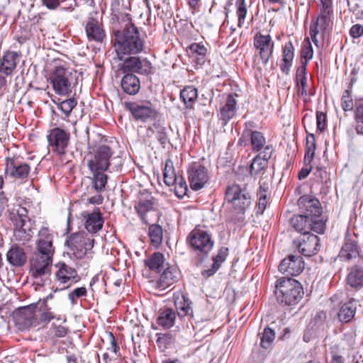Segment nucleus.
<instances>
[{"label": "nucleus", "instance_id": "obj_47", "mask_svg": "<svg viewBox=\"0 0 363 363\" xmlns=\"http://www.w3.org/2000/svg\"><path fill=\"white\" fill-rule=\"evenodd\" d=\"M52 101L57 104V108L65 115V117H69L72 109L77 106V101L74 98L69 99L67 100H64L60 101L58 99V101H55L52 100Z\"/></svg>", "mask_w": 363, "mask_h": 363}, {"label": "nucleus", "instance_id": "obj_3", "mask_svg": "<svg viewBox=\"0 0 363 363\" xmlns=\"http://www.w3.org/2000/svg\"><path fill=\"white\" fill-rule=\"evenodd\" d=\"M303 294V287L297 280L281 277L277 281L275 295L279 303L296 305L302 299Z\"/></svg>", "mask_w": 363, "mask_h": 363}, {"label": "nucleus", "instance_id": "obj_2", "mask_svg": "<svg viewBox=\"0 0 363 363\" xmlns=\"http://www.w3.org/2000/svg\"><path fill=\"white\" fill-rule=\"evenodd\" d=\"M118 19L123 24L122 30L114 32V48L118 59L142 52L145 49V40L133 23L130 15L120 13Z\"/></svg>", "mask_w": 363, "mask_h": 363}, {"label": "nucleus", "instance_id": "obj_31", "mask_svg": "<svg viewBox=\"0 0 363 363\" xmlns=\"http://www.w3.org/2000/svg\"><path fill=\"white\" fill-rule=\"evenodd\" d=\"M121 86L125 94L135 95L140 91V82L134 74H125L122 78Z\"/></svg>", "mask_w": 363, "mask_h": 363}, {"label": "nucleus", "instance_id": "obj_23", "mask_svg": "<svg viewBox=\"0 0 363 363\" xmlns=\"http://www.w3.org/2000/svg\"><path fill=\"white\" fill-rule=\"evenodd\" d=\"M57 266L59 269L55 274L57 281L64 284L69 283L64 289H67L71 284H75L80 280V277L74 268L68 266L65 263H59Z\"/></svg>", "mask_w": 363, "mask_h": 363}, {"label": "nucleus", "instance_id": "obj_46", "mask_svg": "<svg viewBox=\"0 0 363 363\" xmlns=\"http://www.w3.org/2000/svg\"><path fill=\"white\" fill-rule=\"evenodd\" d=\"M163 174L164 182L169 186H173L177 182V179L179 178L176 176L172 162L170 160L166 162Z\"/></svg>", "mask_w": 363, "mask_h": 363}, {"label": "nucleus", "instance_id": "obj_29", "mask_svg": "<svg viewBox=\"0 0 363 363\" xmlns=\"http://www.w3.org/2000/svg\"><path fill=\"white\" fill-rule=\"evenodd\" d=\"M134 208L141 220L144 223L147 224L149 221L148 215L155 211V200L153 198L141 199L135 203Z\"/></svg>", "mask_w": 363, "mask_h": 363}, {"label": "nucleus", "instance_id": "obj_25", "mask_svg": "<svg viewBox=\"0 0 363 363\" xmlns=\"http://www.w3.org/2000/svg\"><path fill=\"white\" fill-rule=\"evenodd\" d=\"M84 227L90 233H98L103 227L104 220L99 208L84 216Z\"/></svg>", "mask_w": 363, "mask_h": 363}, {"label": "nucleus", "instance_id": "obj_63", "mask_svg": "<svg viewBox=\"0 0 363 363\" xmlns=\"http://www.w3.org/2000/svg\"><path fill=\"white\" fill-rule=\"evenodd\" d=\"M316 147L306 146L305 147V156L304 162H308V164L313 161Z\"/></svg>", "mask_w": 363, "mask_h": 363}, {"label": "nucleus", "instance_id": "obj_55", "mask_svg": "<svg viewBox=\"0 0 363 363\" xmlns=\"http://www.w3.org/2000/svg\"><path fill=\"white\" fill-rule=\"evenodd\" d=\"M235 4L237 6L236 13L238 17V26L241 27L246 17L247 6L245 0H237Z\"/></svg>", "mask_w": 363, "mask_h": 363}, {"label": "nucleus", "instance_id": "obj_38", "mask_svg": "<svg viewBox=\"0 0 363 363\" xmlns=\"http://www.w3.org/2000/svg\"><path fill=\"white\" fill-rule=\"evenodd\" d=\"M164 257L159 252H154L145 260V265L152 271L160 272L164 265Z\"/></svg>", "mask_w": 363, "mask_h": 363}, {"label": "nucleus", "instance_id": "obj_27", "mask_svg": "<svg viewBox=\"0 0 363 363\" xmlns=\"http://www.w3.org/2000/svg\"><path fill=\"white\" fill-rule=\"evenodd\" d=\"M357 311V300L350 298L343 303L337 313L338 320L342 323H350L354 317Z\"/></svg>", "mask_w": 363, "mask_h": 363}, {"label": "nucleus", "instance_id": "obj_32", "mask_svg": "<svg viewBox=\"0 0 363 363\" xmlns=\"http://www.w3.org/2000/svg\"><path fill=\"white\" fill-rule=\"evenodd\" d=\"M294 47L291 41L285 43L283 48L280 69L284 74H289L294 57Z\"/></svg>", "mask_w": 363, "mask_h": 363}, {"label": "nucleus", "instance_id": "obj_5", "mask_svg": "<svg viewBox=\"0 0 363 363\" xmlns=\"http://www.w3.org/2000/svg\"><path fill=\"white\" fill-rule=\"evenodd\" d=\"M55 93L60 96L71 94L74 84L72 72L65 65H56L48 79Z\"/></svg>", "mask_w": 363, "mask_h": 363}, {"label": "nucleus", "instance_id": "obj_13", "mask_svg": "<svg viewBox=\"0 0 363 363\" xmlns=\"http://www.w3.org/2000/svg\"><path fill=\"white\" fill-rule=\"evenodd\" d=\"M97 13H90L84 21L83 26L88 41L102 43L106 38V31L101 18L96 16Z\"/></svg>", "mask_w": 363, "mask_h": 363}, {"label": "nucleus", "instance_id": "obj_15", "mask_svg": "<svg viewBox=\"0 0 363 363\" xmlns=\"http://www.w3.org/2000/svg\"><path fill=\"white\" fill-rule=\"evenodd\" d=\"M253 46L262 62L267 65L272 57L274 49V42L272 36L269 34L257 32L253 38Z\"/></svg>", "mask_w": 363, "mask_h": 363}, {"label": "nucleus", "instance_id": "obj_43", "mask_svg": "<svg viewBox=\"0 0 363 363\" xmlns=\"http://www.w3.org/2000/svg\"><path fill=\"white\" fill-rule=\"evenodd\" d=\"M260 346L264 349H269L272 347L275 339V332L269 327L264 329L263 332L259 334Z\"/></svg>", "mask_w": 363, "mask_h": 363}, {"label": "nucleus", "instance_id": "obj_26", "mask_svg": "<svg viewBox=\"0 0 363 363\" xmlns=\"http://www.w3.org/2000/svg\"><path fill=\"white\" fill-rule=\"evenodd\" d=\"M236 111L237 101L234 95L229 94L224 105L220 108L219 118L225 125L235 115Z\"/></svg>", "mask_w": 363, "mask_h": 363}, {"label": "nucleus", "instance_id": "obj_45", "mask_svg": "<svg viewBox=\"0 0 363 363\" xmlns=\"http://www.w3.org/2000/svg\"><path fill=\"white\" fill-rule=\"evenodd\" d=\"M269 189L268 184H261L257 192L259 202L257 204V213H263L267 204V191Z\"/></svg>", "mask_w": 363, "mask_h": 363}, {"label": "nucleus", "instance_id": "obj_9", "mask_svg": "<svg viewBox=\"0 0 363 363\" xmlns=\"http://www.w3.org/2000/svg\"><path fill=\"white\" fill-rule=\"evenodd\" d=\"M94 240L84 233L72 234L66 244L73 256L78 259H83L94 247Z\"/></svg>", "mask_w": 363, "mask_h": 363}, {"label": "nucleus", "instance_id": "obj_59", "mask_svg": "<svg viewBox=\"0 0 363 363\" xmlns=\"http://www.w3.org/2000/svg\"><path fill=\"white\" fill-rule=\"evenodd\" d=\"M228 255V248L222 247L220 248L218 254L216 257H213V263L218 268L220 267L222 262H223Z\"/></svg>", "mask_w": 363, "mask_h": 363}, {"label": "nucleus", "instance_id": "obj_21", "mask_svg": "<svg viewBox=\"0 0 363 363\" xmlns=\"http://www.w3.org/2000/svg\"><path fill=\"white\" fill-rule=\"evenodd\" d=\"M304 269V262L299 255H289L279 265V271L286 276L296 277Z\"/></svg>", "mask_w": 363, "mask_h": 363}, {"label": "nucleus", "instance_id": "obj_51", "mask_svg": "<svg viewBox=\"0 0 363 363\" xmlns=\"http://www.w3.org/2000/svg\"><path fill=\"white\" fill-rule=\"evenodd\" d=\"M301 56V58L305 60L304 65H307V62L310 60H311L313 56V50L308 38H306L303 42Z\"/></svg>", "mask_w": 363, "mask_h": 363}, {"label": "nucleus", "instance_id": "obj_20", "mask_svg": "<svg viewBox=\"0 0 363 363\" xmlns=\"http://www.w3.org/2000/svg\"><path fill=\"white\" fill-rule=\"evenodd\" d=\"M5 166V173L18 180L26 179L30 172V166L17 157H6Z\"/></svg>", "mask_w": 363, "mask_h": 363}, {"label": "nucleus", "instance_id": "obj_58", "mask_svg": "<svg viewBox=\"0 0 363 363\" xmlns=\"http://www.w3.org/2000/svg\"><path fill=\"white\" fill-rule=\"evenodd\" d=\"M38 325L42 323L49 322L51 320L55 318V315L52 312L50 311V309L45 308L42 310L38 306Z\"/></svg>", "mask_w": 363, "mask_h": 363}, {"label": "nucleus", "instance_id": "obj_16", "mask_svg": "<svg viewBox=\"0 0 363 363\" xmlns=\"http://www.w3.org/2000/svg\"><path fill=\"white\" fill-rule=\"evenodd\" d=\"M187 172L190 187L194 191L201 189L208 182V170L199 162L192 163Z\"/></svg>", "mask_w": 363, "mask_h": 363}, {"label": "nucleus", "instance_id": "obj_10", "mask_svg": "<svg viewBox=\"0 0 363 363\" xmlns=\"http://www.w3.org/2000/svg\"><path fill=\"white\" fill-rule=\"evenodd\" d=\"M187 241L198 256H206L213 247L211 235L206 231L194 228L188 235Z\"/></svg>", "mask_w": 363, "mask_h": 363}, {"label": "nucleus", "instance_id": "obj_53", "mask_svg": "<svg viewBox=\"0 0 363 363\" xmlns=\"http://www.w3.org/2000/svg\"><path fill=\"white\" fill-rule=\"evenodd\" d=\"M15 225L31 224L30 219L28 216V211L25 207L18 206L16 210V216H14Z\"/></svg>", "mask_w": 363, "mask_h": 363}, {"label": "nucleus", "instance_id": "obj_52", "mask_svg": "<svg viewBox=\"0 0 363 363\" xmlns=\"http://www.w3.org/2000/svg\"><path fill=\"white\" fill-rule=\"evenodd\" d=\"M315 179L325 186L330 182V174L321 167H317L313 172Z\"/></svg>", "mask_w": 363, "mask_h": 363}, {"label": "nucleus", "instance_id": "obj_60", "mask_svg": "<svg viewBox=\"0 0 363 363\" xmlns=\"http://www.w3.org/2000/svg\"><path fill=\"white\" fill-rule=\"evenodd\" d=\"M317 130L323 132L327 125V116L323 111H316Z\"/></svg>", "mask_w": 363, "mask_h": 363}, {"label": "nucleus", "instance_id": "obj_36", "mask_svg": "<svg viewBox=\"0 0 363 363\" xmlns=\"http://www.w3.org/2000/svg\"><path fill=\"white\" fill-rule=\"evenodd\" d=\"M175 319L174 311L172 308H166L159 311L157 323L164 328H170L174 324Z\"/></svg>", "mask_w": 363, "mask_h": 363}, {"label": "nucleus", "instance_id": "obj_7", "mask_svg": "<svg viewBox=\"0 0 363 363\" xmlns=\"http://www.w3.org/2000/svg\"><path fill=\"white\" fill-rule=\"evenodd\" d=\"M325 219H313V218L306 214L294 215L290 219L291 226L297 232L304 235L313 231L316 233L323 234L325 230Z\"/></svg>", "mask_w": 363, "mask_h": 363}, {"label": "nucleus", "instance_id": "obj_56", "mask_svg": "<svg viewBox=\"0 0 363 363\" xmlns=\"http://www.w3.org/2000/svg\"><path fill=\"white\" fill-rule=\"evenodd\" d=\"M341 106L345 111H352L354 108L353 99L349 90H345L341 97Z\"/></svg>", "mask_w": 363, "mask_h": 363}, {"label": "nucleus", "instance_id": "obj_40", "mask_svg": "<svg viewBox=\"0 0 363 363\" xmlns=\"http://www.w3.org/2000/svg\"><path fill=\"white\" fill-rule=\"evenodd\" d=\"M306 65H301L296 71V86H298V94L302 96L306 95Z\"/></svg>", "mask_w": 363, "mask_h": 363}, {"label": "nucleus", "instance_id": "obj_4", "mask_svg": "<svg viewBox=\"0 0 363 363\" xmlns=\"http://www.w3.org/2000/svg\"><path fill=\"white\" fill-rule=\"evenodd\" d=\"M225 199L237 211L238 216L234 218L238 223L245 219V212L251 205V196L245 188L238 184L229 186L225 191Z\"/></svg>", "mask_w": 363, "mask_h": 363}, {"label": "nucleus", "instance_id": "obj_24", "mask_svg": "<svg viewBox=\"0 0 363 363\" xmlns=\"http://www.w3.org/2000/svg\"><path fill=\"white\" fill-rule=\"evenodd\" d=\"M339 257L341 259L344 260H350L357 257L359 258L357 241L349 234H347L345 236V242L339 253Z\"/></svg>", "mask_w": 363, "mask_h": 363}, {"label": "nucleus", "instance_id": "obj_30", "mask_svg": "<svg viewBox=\"0 0 363 363\" xmlns=\"http://www.w3.org/2000/svg\"><path fill=\"white\" fill-rule=\"evenodd\" d=\"M18 55L14 51H8L5 52L1 59L0 72L5 75H10L14 71L17 65V58Z\"/></svg>", "mask_w": 363, "mask_h": 363}, {"label": "nucleus", "instance_id": "obj_8", "mask_svg": "<svg viewBox=\"0 0 363 363\" xmlns=\"http://www.w3.org/2000/svg\"><path fill=\"white\" fill-rule=\"evenodd\" d=\"M118 60L122 61L119 69L124 74L138 73L147 76L152 73V63L145 57L127 55Z\"/></svg>", "mask_w": 363, "mask_h": 363}, {"label": "nucleus", "instance_id": "obj_44", "mask_svg": "<svg viewBox=\"0 0 363 363\" xmlns=\"http://www.w3.org/2000/svg\"><path fill=\"white\" fill-rule=\"evenodd\" d=\"M153 133H155V137L159 143L163 146L169 143L166 128L159 123H155L152 128H150Z\"/></svg>", "mask_w": 363, "mask_h": 363}, {"label": "nucleus", "instance_id": "obj_28", "mask_svg": "<svg viewBox=\"0 0 363 363\" xmlns=\"http://www.w3.org/2000/svg\"><path fill=\"white\" fill-rule=\"evenodd\" d=\"M179 274V270L177 267L169 266L167 264V267L161 274L157 281L158 286L160 288L165 289L172 286L178 280Z\"/></svg>", "mask_w": 363, "mask_h": 363}, {"label": "nucleus", "instance_id": "obj_17", "mask_svg": "<svg viewBox=\"0 0 363 363\" xmlns=\"http://www.w3.org/2000/svg\"><path fill=\"white\" fill-rule=\"evenodd\" d=\"M298 206L301 213L313 219H325L322 215V207L319 200L312 195H303L298 200Z\"/></svg>", "mask_w": 363, "mask_h": 363}, {"label": "nucleus", "instance_id": "obj_18", "mask_svg": "<svg viewBox=\"0 0 363 363\" xmlns=\"http://www.w3.org/2000/svg\"><path fill=\"white\" fill-rule=\"evenodd\" d=\"M49 146L58 155H65L69 140V133L62 128H55L47 136Z\"/></svg>", "mask_w": 363, "mask_h": 363}, {"label": "nucleus", "instance_id": "obj_35", "mask_svg": "<svg viewBox=\"0 0 363 363\" xmlns=\"http://www.w3.org/2000/svg\"><path fill=\"white\" fill-rule=\"evenodd\" d=\"M188 50L196 64L202 65L205 63L208 50L204 45L194 43L188 47Z\"/></svg>", "mask_w": 363, "mask_h": 363}, {"label": "nucleus", "instance_id": "obj_54", "mask_svg": "<svg viewBox=\"0 0 363 363\" xmlns=\"http://www.w3.org/2000/svg\"><path fill=\"white\" fill-rule=\"evenodd\" d=\"M87 295L86 288L84 286L78 287L72 290L68 294V298L70 301L72 305H76L77 303V299L82 297H85Z\"/></svg>", "mask_w": 363, "mask_h": 363}, {"label": "nucleus", "instance_id": "obj_39", "mask_svg": "<svg viewBox=\"0 0 363 363\" xmlns=\"http://www.w3.org/2000/svg\"><path fill=\"white\" fill-rule=\"evenodd\" d=\"M148 235L152 245L158 247L162 242L163 229L157 224H152L149 226Z\"/></svg>", "mask_w": 363, "mask_h": 363}, {"label": "nucleus", "instance_id": "obj_48", "mask_svg": "<svg viewBox=\"0 0 363 363\" xmlns=\"http://www.w3.org/2000/svg\"><path fill=\"white\" fill-rule=\"evenodd\" d=\"M354 119L356 122V133L358 135H363V103L356 105L354 110Z\"/></svg>", "mask_w": 363, "mask_h": 363}, {"label": "nucleus", "instance_id": "obj_62", "mask_svg": "<svg viewBox=\"0 0 363 363\" xmlns=\"http://www.w3.org/2000/svg\"><path fill=\"white\" fill-rule=\"evenodd\" d=\"M263 151L261 152L258 155H261V158L263 159V160L268 162L269 160L271 158L273 152H274V147L272 145H267L264 146L262 148Z\"/></svg>", "mask_w": 363, "mask_h": 363}, {"label": "nucleus", "instance_id": "obj_37", "mask_svg": "<svg viewBox=\"0 0 363 363\" xmlns=\"http://www.w3.org/2000/svg\"><path fill=\"white\" fill-rule=\"evenodd\" d=\"M180 98L182 99L186 108H191L198 98L197 89L192 86H186L181 91Z\"/></svg>", "mask_w": 363, "mask_h": 363}, {"label": "nucleus", "instance_id": "obj_42", "mask_svg": "<svg viewBox=\"0 0 363 363\" xmlns=\"http://www.w3.org/2000/svg\"><path fill=\"white\" fill-rule=\"evenodd\" d=\"M250 143L253 151L259 152L266 144L265 137L263 133L259 131H251Z\"/></svg>", "mask_w": 363, "mask_h": 363}, {"label": "nucleus", "instance_id": "obj_34", "mask_svg": "<svg viewBox=\"0 0 363 363\" xmlns=\"http://www.w3.org/2000/svg\"><path fill=\"white\" fill-rule=\"evenodd\" d=\"M191 304V301L186 295L182 294L181 296H177L175 298L174 305L177 309V313L180 318L187 315L193 317Z\"/></svg>", "mask_w": 363, "mask_h": 363}, {"label": "nucleus", "instance_id": "obj_6", "mask_svg": "<svg viewBox=\"0 0 363 363\" xmlns=\"http://www.w3.org/2000/svg\"><path fill=\"white\" fill-rule=\"evenodd\" d=\"M113 155L111 147L106 145H101L93 148L86 157L88 167L91 172H104L110 165V159Z\"/></svg>", "mask_w": 363, "mask_h": 363}, {"label": "nucleus", "instance_id": "obj_50", "mask_svg": "<svg viewBox=\"0 0 363 363\" xmlns=\"http://www.w3.org/2000/svg\"><path fill=\"white\" fill-rule=\"evenodd\" d=\"M267 162L261 158V155H257L252 160L250 165L251 175L256 176L261 174L266 167Z\"/></svg>", "mask_w": 363, "mask_h": 363}, {"label": "nucleus", "instance_id": "obj_22", "mask_svg": "<svg viewBox=\"0 0 363 363\" xmlns=\"http://www.w3.org/2000/svg\"><path fill=\"white\" fill-rule=\"evenodd\" d=\"M347 285L355 291L363 287V259L359 258L357 263L348 269Z\"/></svg>", "mask_w": 363, "mask_h": 363}, {"label": "nucleus", "instance_id": "obj_57", "mask_svg": "<svg viewBox=\"0 0 363 363\" xmlns=\"http://www.w3.org/2000/svg\"><path fill=\"white\" fill-rule=\"evenodd\" d=\"M174 185L175 194L178 197L182 198L184 195H186L188 190L187 184L182 177H179L178 179H177V182H175Z\"/></svg>", "mask_w": 363, "mask_h": 363}, {"label": "nucleus", "instance_id": "obj_12", "mask_svg": "<svg viewBox=\"0 0 363 363\" xmlns=\"http://www.w3.org/2000/svg\"><path fill=\"white\" fill-rule=\"evenodd\" d=\"M125 107L135 121L145 123L155 118L157 111L150 101L125 102Z\"/></svg>", "mask_w": 363, "mask_h": 363}, {"label": "nucleus", "instance_id": "obj_11", "mask_svg": "<svg viewBox=\"0 0 363 363\" xmlns=\"http://www.w3.org/2000/svg\"><path fill=\"white\" fill-rule=\"evenodd\" d=\"M38 305L30 304L19 307L13 312V318L18 328L24 330L38 325Z\"/></svg>", "mask_w": 363, "mask_h": 363}, {"label": "nucleus", "instance_id": "obj_19", "mask_svg": "<svg viewBox=\"0 0 363 363\" xmlns=\"http://www.w3.org/2000/svg\"><path fill=\"white\" fill-rule=\"evenodd\" d=\"M319 238L312 233H306L294 241L298 252L306 257L315 255L320 247Z\"/></svg>", "mask_w": 363, "mask_h": 363}, {"label": "nucleus", "instance_id": "obj_33", "mask_svg": "<svg viewBox=\"0 0 363 363\" xmlns=\"http://www.w3.org/2000/svg\"><path fill=\"white\" fill-rule=\"evenodd\" d=\"M8 262L14 267H21L24 265L27 260V257L24 250L16 245H12L6 255Z\"/></svg>", "mask_w": 363, "mask_h": 363}, {"label": "nucleus", "instance_id": "obj_49", "mask_svg": "<svg viewBox=\"0 0 363 363\" xmlns=\"http://www.w3.org/2000/svg\"><path fill=\"white\" fill-rule=\"evenodd\" d=\"M93 173L92 183L94 189L97 191H101L107 183V176L104 172L98 171Z\"/></svg>", "mask_w": 363, "mask_h": 363}, {"label": "nucleus", "instance_id": "obj_14", "mask_svg": "<svg viewBox=\"0 0 363 363\" xmlns=\"http://www.w3.org/2000/svg\"><path fill=\"white\" fill-rule=\"evenodd\" d=\"M318 17L310 26V35L313 43L318 46L316 38L319 32H325L330 27L333 16V8H318Z\"/></svg>", "mask_w": 363, "mask_h": 363}, {"label": "nucleus", "instance_id": "obj_64", "mask_svg": "<svg viewBox=\"0 0 363 363\" xmlns=\"http://www.w3.org/2000/svg\"><path fill=\"white\" fill-rule=\"evenodd\" d=\"M350 34L353 38H357L363 35V27L360 24H355L350 30Z\"/></svg>", "mask_w": 363, "mask_h": 363}, {"label": "nucleus", "instance_id": "obj_41", "mask_svg": "<svg viewBox=\"0 0 363 363\" xmlns=\"http://www.w3.org/2000/svg\"><path fill=\"white\" fill-rule=\"evenodd\" d=\"M15 236L23 242L28 241L32 238L31 224L15 225Z\"/></svg>", "mask_w": 363, "mask_h": 363}, {"label": "nucleus", "instance_id": "obj_1", "mask_svg": "<svg viewBox=\"0 0 363 363\" xmlns=\"http://www.w3.org/2000/svg\"><path fill=\"white\" fill-rule=\"evenodd\" d=\"M38 237L35 250L30 259V274L38 284H44L51 274L54 235L48 228L43 227Z\"/></svg>", "mask_w": 363, "mask_h": 363}, {"label": "nucleus", "instance_id": "obj_61", "mask_svg": "<svg viewBox=\"0 0 363 363\" xmlns=\"http://www.w3.org/2000/svg\"><path fill=\"white\" fill-rule=\"evenodd\" d=\"M42 4L49 10H55L58 9L62 4L67 0H41Z\"/></svg>", "mask_w": 363, "mask_h": 363}]
</instances>
